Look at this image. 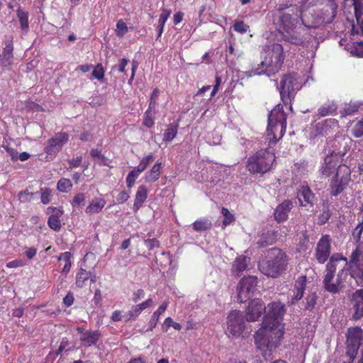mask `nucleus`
Masks as SVG:
<instances>
[{"label":"nucleus","mask_w":363,"mask_h":363,"mask_svg":"<svg viewBox=\"0 0 363 363\" xmlns=\"http://www.w3.org/2000/svg\"><path fill=\"white\" fill-rule=\"evenodd\" d=\"M361 254L362 250L359 246H357L352 252L350 262H347L350 267V275L355 280L358 286H363V267L359 263Z\"/></svg>","instance_id":"15"},{"label":"nucleus","mask_w":363,"mask_h":363,"mask_svg":"<svg viewBox=\"0 0 363 363\" xmlns=\"http://www.w3.org/2000/svg\"><path fill=\"white\" fill-rule=\"evenodd\" d=\"M192 227L196 232L206 231L212 228V223L208 219H198L193 223Z\"/></svg>","instance_id":"35"},{"label":"nucleus","mask_w":363,"mask_h":363,"mask_svg":"<svg viewBox=\"0 0 363 363\" xmlns=\"http://www.w3.org/2000/svg\"><path fill=\"white\" fill-rule=\"evenodd\" d=\"M16 16L18 18L20 28L23 33H27L29 30L28 12L19 6L16 10Z\"/></svg>","instance_id":"31"},{"label":"nucleus","mask_w":363,"mask_h":363,"mask_svg":"<svg viewBox=\"0 0 363 363\" xmlns=\"http://www.w3.org/2000/svg\"><path fill=\"white\" fill-rule=\"evenodd\" d=\"M143 312L142 308L138 304L133 306L125 315V321H130L135 320Z\"/></svg>","instance_id":"42"},{"label":"nucleus","mask_w":363,"mask_h":363,"mask_svg":"<svg viewBox=\"0 0 363 363\" xmlns=\"http://www.w3.org/2000/svg\"><path fill=\"white\" fill-rule=\"evenodd\" d=\"M357 23L363 19V0H351Z\"/></svg>","instance_id":"37"},{"label":"nucleus","mask_w":363,"mask_h":363,"mask_svg":"<svg viewBox=\"0 0 363 363\" xmlns=\"http://www.w3.org/2000/svg\"><path fill=\"white\" fill-rule=\"evenodd\" d=\"M74 301V294L72 291H68L67 295L63 298V303L66 307L71 306Z\"/></svg>","instance_id":"61"},{"label":"nucleus","mask_w":363,"mask_h":363,"mask_svg":"<svg viewBox=\"0 0 363 363\" xmlns=\"http://www.w3.org/2000/svg\"><path fill=\"white\" fill-rule=\"evenodd\" d=\"M91 277V272H88L83 268H80L76 274L75 284L78 288H82L85 286L86 281Z\"/></svg>","instance_id":"34"},{"label":"nucleus","mask_w":363,"mask_h":363,"mask_svg":"<svg viewBox=\"0 0 363 363\" xmlns=\"http://www.w3.org/2000/svg\"><path fill=\"white\" fill-rule=\"evenodd\" d=\"M101 336L99 330H86L81 335L79 340L84 343L85 346H91L96 344Z\"/></svg>","instance_id":"27"},{"label":"nucleus","mask_w":363,"mask_h":363,"mask_svg":"<svg viewBox=\"0 0 363 363\" xmlns=\"http://www.w3.org/2000/svg\"><path fill=\"white\" fill-rule=\"evenodd\" d=\"M265 311L266 307L262 300L259 298L252 300L246 310V320L247 322L258 320Z\"/></svg>","instance_id":"20"},{"label":"nucleus","mask_w":363,"mask_h":363,"mask_svg":"<svg viewBox=\"0 0 363 363\" xmlns=\"http://www.w3.org/2000/svg\"><path fill=\"white\" fill-rule=\"evenodd\" d=\"M106 201L102 198H94L86 206L85 212L88 214L99 213L104 208Z\"/></svg>","instance_id":"29"},{"label":"nucleus","mask_w":363,"mask_h":363,"mask_svg":"<svg viewBox=\"0 0 363 363\" xmlns=\"http://www.w3.org/2000/svg\"><path fill=\"white\" fill-rule=\"evenodd\" d=\"M90 155L93 157H97L101 160V164L107 165V158L101 154V151L97 148L91 149L90 151Z\"/></svg>","instance_id":"52"},{"label":"nucleus","mask_w":363,"mask_h":363,"mask_svg":"<svg viewBox=\"0 0 363 363\" xmlns=\"http://www.w3.org/2000/svg\"><path fill=\"white\" fill-rule=\"evenodd\" d=\"M69 345V340L67 338H63L59 345V347L57 350V354H62L63 351H69L70 349H67V347H68Z\"/></svg>","instance_id":"59"},{"label":"nucleus","mask_w":363,"mask_h":363,"mask_svg":"<svg viewBox=\"0 0 363 363\" xmlns=\"http://www.w3.org/2000/svg\"><path fill=\"white\" fill-rule=\"evenodd\" d=\"M263 50L265 53L264 60L248 72V77L261 74L274 76L281 69L286 57L283 46L279 43H272L266 45Z\"/></svg>","instance_id":"3"},{"label":"nucleus","mask_w":363,"mask_h":363,"mask_svg":"<svg viewBox=\"0 0 363 363\" xmlns=\"http://www.w3.org/2000/svg\"><path fill=\"white\" fill-rule=\"evenodd\" d=\"M300 84L298 82L297 74L295 73H288L282 76L280 81V95L281 100L284 104H287L294 98L296 91L300 89Z\"/></svg>","instance_id":"12"},{"label":"nucleus","mask_w":363,"mask_h":363,"mask_svg":"<svg viewBox=\"0 0 363 363\" xmlns=\"http://www.w3.org/2000/svg\"><path fill=\"white\" fill-rule=\"evenodd\" d=\"M233 28L237 33L243 34L249 30L250 26L245 24L243 21H235Z\"/></svg>","instance_id":"49"},{"label":"nucleus","mask_w":363,"mask_h":363,"mask_svg":"<svg viewBox=\"0 0 363 363\" xmlns=\"http://www.w3.org/2000/svg\"><path fill=\"white\" fill-rule=\"evenodd\" d=\"M35 193L29 192L28 189L21 191L18 194V197L21 203H29L31 201Z\"/></svg>","instance_id":"47"},{"label":"nucleus","mask_w":363,"mask_h":363,"mask_svg":"<svg viewBox=\"0 0 363 363\" xmlns=\"http://www.w3.org/2000/svg\"><path fill=\"white\" fill-rule=\"evenodd\" d=\"M350 313L354 321L363 318V289H357L349 297Z\"/></svg>","instance_id":"16"},{"label":"nucleus","mask_w":363,"mask_h":363,"mask_svg":"<svg viewBox=\"0 0 363 363\" xmlns=\"http://www.w3.org/2000/svg\"><path fill=\"white\" fill-rule=\"evenodd\" d=\"M296 197L299 206L307 208L313 207L317 200L315 194L308 185H301L298 188Z\"/></svg>","instance_id":"19"},{"label":"nucleus","mask_w":363,"mask_h":363,"mask_svg":"<svg viewBox=\"0 0 363 363\" xmlns=\"http://www.w3.org/2000/svg\"><path fill=\"white\" fill-rule=\"evenodd\" d=\"M274 242V238H267V237L262 236L257 242V246L259 248H263L268 245H272Z\"/></svg>","instance_id":"57"},{"label":"nucleus","mask_w":363,"mask_h":363,"mask_svg":"<svg viewBox=\"0 0 363 363\" xmlns=\"http://www.w3.org/2000/svg\"><path fill=\"white\" fill-rule=\"evenodd\" d=\"M362 233L363 228L360 227V225H357V227L352 231V236L356 242H359Z\"/></svg>","instance_id":"64"},{"label":"nucleus","mask_w":363,"mask_h":363,"mask_svg":"<svg viewBox=\"0 0 363 363\" xmlns=\"http://www.w3.org/2000/svg\"><path fill=\"white\" fill-rule=\"evenodd\" d=\"M337 107L333 103L325 104L321 106L318 111L320 116H325L333 114L336 111Z\"/></svg>","instance_id":"39"},{"label":"nucleus","mask_w":363,"mask_h":363,"mask_svg":"<svg viewBox=\"0 0 363 363\" xmlns=\"http://www.w3.org/2000/svg\"><path fill=\"white\" fill-rule=\"evenodd\" d=\"M293 206L294 205L292 201L289 199L284 200L274 209V220L279 223L286 221L288 219L289 213L292 209Z\"/></svg>","instance_id":"23"},{"label":"nucleus","mask_w":363,"mask_h":363,"mask_svg":"<svg viewBox=\"0 0 363 363\" xmlns=\"http://www.w3.org/2000/svg\"><path fill=\"white\" fill-rule=\"evenodd\" d=\"M48 209L51 213L48 220V226L55 231H60L62 227L60 218L64 213L63 211L55 207H49Z\"/></svg>","instance_id":"25"},{"label":"nucleus","mask_w":363,"mask_h":363,"mask_svg":"<svg viewBox=\"0 0 363 363\" xmlns=\"http://www.w3.org/2000/svg\"><path fill=\"white\" fill-rule=\"evenodd\" d=\"M147 198V189L145 186H138L135 194V201L133 203V211L136 213Z\"/></svg>","instance_id":"28"},{"label":"nucleus","mask_w":363,"mask_h":363,"mask_svg":"<svg viewBox=\"0 0 363 363\" xmlns=\"http://www.w3.org/2000/svg\"><path fill=\"white\" fill-rule=\"evenodd\" d=\"M257 278L255 276L244 277L240 279L237 287L238 301L245 303L249 300L256 291Z\"/></svg>","instance_id":"13"},{"label":"nucleus","mask_w":363,"mask_h":363,"mask_svg":"<svg viewBox=\"0 0 363 363\" xmlns=\"http://www.w3.org/2000/svg\"><path fill=\"white\" fill-rule=\"evenodd\" d=\"M2 54L0 55V65L3 68L11 67L13 63V38L9 36L4 42Z\"/></svg>","instance_id":"21"},{"label":"nucleus","mask_w":363,"mask_h":363,"mask_svg":"<svg viewBox=\"0 0 363 363\" xmlns=\"http://www.w3.org/2000/svg\"><path fill=\"white\" fill-rule=\"evenodd\" d=\"M363 340V330L359 326L350 327L346 333V355L354 362Z\"/></svg>","instance_id":"11"},{"label":"nucleus","mask_w":363,"mask_h":363,"mask_svg":"<svg viewBox=\"0 0 363 363\" xmlns=\"http://www.w3.org/2000/svg\"><path fill=\"white\" fill-rule=\"evenodd\" d=\"M51 191L49 188H45L41 194V202L43 204H48L50 201Z\"/></svg>","instance_id":"58"},{"label":"nucleus","mask_w":363,"mask_h":363,"mask_svg":"<svg viewBox=\"0 0 363 363\" xmlns=\"http://www.w3.org/2000/svg\"><path fill=\"white\" fill-rule=\"evenodd\" d=\"M72 182L70 179L67 178H61L57 184V190L62 193H67L72 189Z\"/></svg>","instance_id":"40"},{"label":"nucleus","mask_w":363,"mask_h":363,"mask_svg":"<svg viewBox=\"0 0 363 363\" xmlns=\"http://www.w3.org/2000/svg\"><path fill=\"white\" fill-rule=\"evenodd\" d=\"M316 299L317 296L315 294H313L311 295H308L306 298V303L305 306V309L308 311L313 309L316 304Z\"/></svg>","instance_id":"54"},{"label":"nucleus","mask_w":363,"mask_h":363,"mask_svg":"<svg viewBox=\"0 0 363 363\" xmlns=\"http://www.w3.org/2000/svg\"><path fill=\"white\" fill-rule=\"evenodd\" d=\"M69 140V135L65 132H59L49 138L44 148L45 152L48 155L55 156Z\"/></svg>","instance_id":"17"},{"label":"nucleus","mask_w":363,"mask_h":363,"mask_svg":"<svg viewBox=\"0 0 363 363\" xmlns=\"http://www.w3.org/2000/svg\"><path fill=\"white\" fill-rule=\"evenodd\" d=\"M86 199L85 194L84 193H78L77 194L72 201H71V205L72 207H79L82 205L84 204Z\"/></svg>","instance_id":"50"},{"label":"nucleus","mask_w":363,"mask_h":363,"mask_svg":"<svg viewBox=\"0 0 363 363\" xmlns=\"http://www.w3.org/2000/svg\"><path fill=\"white\" fill-rule=\"evenodd\" d=\"M171 10L167 9H162V13L160 15V18L158 20V25H160L161 27H164L165 23L169 18V17L171 15Z\"/></svg>","instance_id":"51"},{"label":"nucleus","mask_w":363,"mask_h":363,"mask_svg":"<svg viewBox=\"0 0 363 363\" xmlns=\"http://www.w3.org/2000/svg\"><path fill=\"white\" fill-rule=\"evenodd\" d=\"M167 307H168V302L164 301L152 313L151 319L149 322L150 328H149L148 330L152 331L156 327V325L160 320V315L165 312Z\"/></svg>","instance_id":"32"},{"label":"nucleus","mask_w":363,"mask_h":363,"mask_svg":"<svg viewBox=\"0 0 363 363\" xmlns=\"http://www.w3.org/2000/svg\"><path fill=\"white\" fill-rule=\"evenodd\" d=\"M331 252V238L329 235H323L318 241L315 250V257L319 264H324L330 257Z\"/></svg>","instance_id":"18"},{"label":"nucleus","mask_w":363,"mask_h":363,"mask_svg":"<svg viewBox=\"0 0 363 363\" xmlns=\"http://www.w3.org/2000/svg\"><path fill=\"white\" fill-rule=\"evenodd\" d=\"M162 163L157 162L148 171L144 179L147 183H152L157 181L161 175Z\"/></svg>","instance_id":"30"},{"label":"nucleus","mask_w":363,"mask_h":363,"mask_svg":"<svg viewBox=\"0 0 363 363\" xmlns=\"http://www.w3.org/2000/svg\"><path fill=\"white\" fill-rule=\"evenodd\" d=\"M250 332L247 330L243 313L240 311H232L227 317L226 334L237 338L247 335Z\"/></svg>","instance_id":"9"},{"label":"nucleus","mask_w":363,"mask_h":363,"mask_svg":"<svg viewBox=\"0 0 363 363\" xmlns=\"http://www.w3.org/2000/svg\"><path fill=\"white\" fill-rule=\"evenodd\" d=\"M269 253V259L261 265V271L267 277L277 278L286 270L289 257L283 250L276 247L271 249Z\"/></svg>","instance_id":"5"},{"label":"nucleus","mask_w":363,"mask_h":363,"mask_svg":"<svg viewBox=\"0 0 363 363\" xmlns=\"http://www.w3.org/2000/svg\"><path fill=\"white\" fill-rule=\"evenodd\" d=\"M307 277L306 275L299 276L295 281L294 295L288 301L289 305L292 306L300 301L303 296L306 288Z\"/></svg>","instance_id":"22"},{"label":"nucleus","mask_w":363,"mask_h":363,"mask_svg":"<svg viewBox=\"0 0 363 363\" xmlns=\"http://www.w3.org/2000/svg\"><path fill=\"white\" fill-rule=\"evenodd\" d=\"M351 181V170L347 166L340 167L330 182V195L337 197L342 194Z\"/></svg>","instance_id":"10"},{"label":"nucleus","mask_w":363,"mask_h":363,"mask_svg":"<svg viewBox=\"0 0 363 363\" xmlns=\"http://www.w3.org/2000/svg\"><path fill=\"white\" fill-rule=\"evenodd\" d=\"M359 108V104L350 102L344 108V113L345 115L352 116L354 113L357 112Z\"/></svg>","instance_id":"53"},{"label":"nucleus","mask_w":363,"mask_h":363,"mask_svg":"<svg viewBox=\"0 0 363 363\" xmlns=\"http://www.w3.org/2000/svg\"><path fill=\"white\" fill-rule=\"evenodd\" d=\"M128 60L125 58H122L119 60V63L118 65H114L112 67V70L117 69L119 72H124L125 68L128 65Z\"/></svg>","instance_id":"62"},{"label":"nucleus","mask_w":363,"mask_h":363,"mask_svg":"<svg viewBox=\"0 0 363 363\" xmlns=\"http://www.w3.org/2000/svg\"><path fill=\"white\" fill-rule=\"evenodd\" d=\"M139 174L140 173L136 169H133L128 174L126 177V184L128 188L131 189L133 186Z\"/></svg>","instance_id":"48"},{"label":"nucleus","mask_w":363,"mask_h":363,"mask_svg":"<svg viewBox=\"0 0 363 363\" xmlns=\"http://www.w3.org/2000/svg\"><path fill=\"white\" fill-rule=\"evenodd\" d=\"M294 167L298 172H304L307 169L308 162L306 160H301L294 164Z\"/></svg>","instance_id":"60"},{"label":"nucleus","mask_w":363,"mask_h":363,"mask_svg":"<svg viewBox=\"0 0 363 363\" xmlns=\"http://www.w3.org/2000/svg\"><path fill=\"white\" fill-rule=\"evenodd\" d=\"M250 258L246 256L238 257L233 262L232 266V272L236 277H240L241 274L247 269Z\"/></svg>","instance_id":"26"},{"label":"nucleus","mask_w":363,"mask_h":363,"mask_svg":"<svg viewBox=\"0 0 363 363\" xmlns=\"http://www.w3.org/2000/svg\"><path fill=\"white\" fill-rule=\"evenodd\" d=\"M342 166L345 165L340 164L339 157L337 154L334 152L328 154L325 157L323 162L319 167V176L321 179H327L333 173L335 174L338 169Z\"/></svg>","instance_id":"14"},{"label":"nucleus","mask_w":363,"mask_h":363,"mask_svg":"<svg viewBox=\"0 0 363 363\" xmlns=\"http://www.w3.org/2000/svg\"><path fill=\"white\" fill-rule=\"evenodd\" d=\"M285 306L280 302H272L266 308L262 326L254 334L256 348L266 359H271L272 352L281 345L284 327L281 321L285 313Z\"/></svg>","instance_id":"1"},{"label":"nucleus","mask_w":363,"mask_h":363,"mask_svg":"<svg viewBox=\"0 0 363 363\" xmlns=\"http://www.w3.org/2000/svg\"><path fill=\"white\" fill-rule=\"evenodd\" d=\"M221 213L224 216L225 218L223 220V228L230 225L233 221L235 220V217L227 208L223 207L221 209Z\"/></svg>","instance_id":"46"},{"label":"nucleus","mask_w":363,"mask_h":363,"mask_svg":"<svg viewBox=\"0 0 363 363\" xmlns=\"http://www.w3.org/2000/svg\"><path fill=\"white\" fill-rule=\"evenodd\" d=\"M145 245L147 246V247L150 250H151L155 247H160V242L156 238L147 239L145 241Z\"/></svg>","instance_id":"63"},{"label":"nucleus","mask_w":363,"mask_h":363,"mask_svg":"<svg viewBox=\"0 0 363 363\" xmlns=\"http://www.w3.org/2000/svg\"><path fill=\"white\" fill-rule=\"evenodd\" d=\"M154 160L155 156L153 153L150 152L149 155L142 158V160L140 162V164L135 169H136L140 174L142 173L143 171L146 169L147 166L154 161Z\"/></svg>","instance_id":"38"},{"label":"nucleus","mask_w":363,"mask_h":363,"mask_svg":"<svg viewBox=\"0 0 363 363\" xmlns=\"http://www.w3.org/2000/svg\"><path fill=\"white\" fill-rule=\"evenodd\" d=\"M154 108H148L147 111L145 112L143 116V124L144 126L150 128L154 126L155 121L153 118L152 110Z\"/></svg>","instance_id":"41"},{"label":"nucleus","mask_w":363,"mask_h":363,"mask_svg":"<svg viewBox=\"0 0 363 363\" xmlns=\"http://www.w3.org/2000/svg\"><path fill=\"white\" fill-rule=\"evenodd\" d=\"M337 126V121L333 118H328L317 123L314 126V135L315 136H325L330 133Z\"/></svg>","instance_id":"24"},{"label":"nucleus","mask_w":363,"mask_h":363,"mask_svg":"<svg viewBox=\"0 0 363 363\" xmlns=\"http://www.w3.org/2000/svg\"><path fill=\"white\" fill-rule=\"evenodd\" d=\"M309 4L315 5L320 1L323 7L320 13L317 16L316 20L310 21L306 16L303 18V25L307 28H317L320 26L332 23L337 16V4L335 0H308Z\"/></svg>","instance_id":"6"},{"label":"nucleus","mask_w":363,"mask_h":363,"mask_svg":"<svg viewBox=\"0 0 363 363\" xmlns=\"http://www.w3.org/2000/svg\"><path fill=\"white\" fill-rule=\"evenodd\" d=\"M275 160L272 150L269 148L260 150L247 159L246 169L252 174H264L271 170Z\"/></svg>","instance_id":"8"},{"label":"nucleus","mask_w":363,"mask_h":363,"mask_svg":"<svg viewBox=\"0 0 363 363\" xmlns=\"http://www.w3.org/2000/svg\"><path fill=\"white\" fill-rule=\"evenodd\" d=\"M298 16L294 17L293 15L284 13L280 16V24L282 28V38L295 45H304L306 41V38L302 34V28L297 26Z\"/></svg>","instance_id":"7"},{"label":"nucleus","mask_w":363,"mask_h":363,"mask_svg":"<svg viewBox=\"0 0 363 363\" xmlns=\"http://www.w3.org/2000/svg\"><path fill=\"white\" fill-rule=\"evenodd\" d=\"M286 128V113L281 104L277 105L269 113L267 135L269 143L276 144L284 135Z\"/></svg>","instance_id":"4"},{"label":"nucleus","mask_w":363,"mask_h":363,"mask_svg":"<svg viewBox=\"0 0 363 363\" xmlns=\"http://www.w3.org/2000/svg\"><path fill=\"white\" fill-rule=\"evenodd\" d=\"M352 134L356 138L363 136V118L354 125L352 128Z\"/></svg>","instance_id":"45"},{"label":"nucleus","mask_w":363,"mask_h":363,"mask_svg":"<svg viewBox=\"0 0 363 363\" xmlns=\"http://www.w3.org/2000/svg\"><path fill=\"white\" fill-rule=\"evenodd\" d=\"M160 94V90L158 88H155L151 94L149 107L150 108H155L157 105V101L158 99Z\"/></svg>","instance_id":"55"},{"label":"nucleus","mask_w":363,"mask_h":363,"mask_svg":"<svg viewBox=\"0 0 363 363\" xmlns=\"http://www.w3.org/2000/svg\"><path fill=\"white\" fill-rule=\"evenodd\" d=\"M128 30L129 28L122 19H120L117 21L115 33L118 37H123L128 33Z\"/></svg>","instance_id":"43"},{"label":"nucleus","mask_w":363,"mask_h":363,"mask_svg":"<svg viewBox=\"0 0 363 363\" xmlns=\"http://www.w3.org/2000/svg\"><path fill=\"white\" fill-rule=\"evenodd\" d=\"M179 128V123L177 122H173L169 123L163 136V140L164 142H171L177 135Z\"/></svg>","instance_id":"33"},{"label":"nucleus","mask_w":363,"mask_h":363,"mask_svg":"<svg viewBox=\"0 0 363 363\" xmlns=\"http://www.w3.org/2000/svg\"><path fill=\"white\" fill-rule=\"evenodd\" d=\"M298 12H299V14L296 13L294 17H296V16H298V18L300 17L302 23H303V18L304 16H306L308 19L310 21H313L314 20H316L315 18H316L317 16H315L310 11H298Z\"/></svg>","instance_id":"56"},{"label":"nucleus","mask_w":363,"mask_h":363,"mask_svg":"<svg viewBox=\"0 0 363 363\" xmlns=\"http://www.w3.org/2000/svg\"><path fill=\"white\" fill-rule=\"evenodd\" d=\"M71 257L72 255L69 252H65L63 253H61L57 257V259L59 261H62L65 262L64 267L62 270V272L65 274H67L70 270L72 266Z\"/></svg>","instance_id":"36"},{"label":"nucleus","mask_w":363,"mask_h":363,"mask_svg":"<svg viewBox=\"0 0 363 363\" xmlns=\"http://www.w3.org/2000/svg\"><path fill=\"white\" fill-rule=\"evenodd\" d=\"M93 71L91 73L92 77L94 79H96L99 81H101L105 74V70L103 65L101 63L97 64L96 66L93 67Z\"/></svg>","instance_id":"44"},{"label":"nucleus","mask_w":363,"mask_h":363,"mask_svg":"<svg viewBox=\"0 0 363 363\" xmlns=\"http://www.w3.org/2000/svg\"><path fill=\"white\" fill-rule=\"evenodd\" d=\"M347 265V259L342 254L334 253L331 256L323 280L325 291L334 294L340 292L348 275Z\"/></svg>","instance_id":"2"}]
</instances>
